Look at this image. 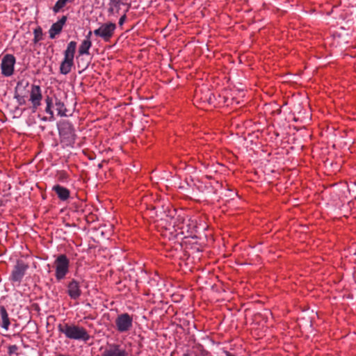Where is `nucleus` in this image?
Wrapping results in <instances>:
<instances>
[{"label": "nucleus", "instance_id": "obj_9", "mask_svg": "<svg viewBox=\"0 0 356 356\" xmlns=\"http://www.w3.org/2000/svg\"><path fill=\"white\" fill-rule=\"evenodd\" d=\"M102 356H128V353L121 345L112 343L104 350Z\"/></svg>", "mask_w": 356, "mask_h": 356}, {"label": "nucleus", "instance_id": "obj_17", "mask_svg": "<svg viewBox=\"0 0 356 356\" xmlns=\"http://www.w3.org/2000/svg\"><path fill=\"white\" fill-rule=\"evenodd\" d=\"M92 46V42L89 40H84L82 41L79 48V55L89 54V49Z\"/></svg>", "mask_w": 356, "mask_h": 356}, {"label": "nucleus", "instance_id": "obj_16", "mask_svg": "<svg viewBox=\"0 0 356 356\" xmlns=\"http://www.w3.org/2000/svg\"><path fill=\"white\" fill-rule=\"evenodd\" d=\"M0 321L2 328L8 330L10 324L8 314L4 306H0Z\"/></svg>", "mask_w": 356, "mask_h": 356}, {"label": "nucleus", "instance_id": "obj_1", "mask_svg": "<svg viewBox=\"0 0 356 356\" xmlns=\"http://www.w3.org/2000/svg\"><path fill=\"white\" fill-rule=\"evenodd\" d=\"M58 129L60 141L63 146L72 147L76 138L72 124L65 120L60 121L58 123Z\"/></svg>", "mask_w": 356, "mask_h": 356}, {"label": "nucleus", "instance_id": "obj_2", "mask_svg": "<svg viewBox=\"0 0 356 356\" xmlns=\"http://www.w3.org/2000/svg\"><path fill=\"white\" fill-rule=\"evenodd\" d=\"M58 330L64 334L67 338L70 339L87 341L90 339V335L85 328L75 325L60 323L58 325Z\"/></svg>", "mask_w": 356, "mask_h": 356}, {"label": "nucleus", "instance_id": "obj_25", "mask_svg": "<svg viewBox=\"0 0 356 356\" xmlns=\"http://www.w3.org/2000/svg\"><path fill=\"white\" fill-rule=\"evenodd\" d=\"M183 356H194V355L191 353L186 352V353H184Z\"/></svg>", "mask_w": 356, "mask_h": 356}, {"label": "nucleus", "instance_id": "obj_24", "mask_svg": "<svg viewBox=\"0 0 356 356\" xmlns=\"http://www.w3.org/2000/svg\"><path fill=\"white\" fill-rule=\"evenodd\" d=\"M22 83L23 82L22 81H19L17 84V86L15 88V90H17L21 86H22Z\"/></svg>", "mask_w": 356, "mask_h": 356}, {"label": "nucleus", "instance_id": "obj_27", "mask_svg": "<svg viewBox=\"0 0 356 356\" xmlns=\"http://www.w3.org/2000/svg\"><path fill=\"white\" fill-rule=\"evenodd\" d=\"M28 85H29V83H28V82H26V85H25L24 87H26Z\"/></svg>", "mask_w": 356, "mask_h": 356}, {"label": "nucleus", "instance_id": "obj_23", "mask_svg": "<svg viewBox=\"0 0 356 356\" xmlns=\"http://www.w3.org/2000/svg\"><path fill=\"white\" fill-rule=\"evenodd\" d=\"M91 35H92V31H89L88 35H86V39L85 40H90V37H91Z\"/></svg>", "mask_w": 356, "mask_h": 356}, {"label": "nucleus", "instance_id": "obj_18", "mask_svg": "<svg viewBox=\"0 0 356 356\" xmlns=\"http://www.w3.org/2000/svg\"><path fill=\"white\" fill-rule=\"evenodd\" d=\"M45 102L47 104L45 112L52 117L54 115V112L52 111V108H53V105L54 104L53 96H49V95L46 96Z\"/></svg>", "mask_w": 356, "mask_h": 356}, {"label": "nucleus", "instance_id": "obj_6", "mask_svg": "<svg viewBox=\"0 0 356 356\" xmlns=\"http://www.w3.org/2000/svg\"><path fill=\"white\" fill-rule=\"evenodd\" d=\"M28 268L27 264L22 260H17L12 271L10 280L14 282H21Z\"/></svg>", "mask_w": 356, "mask_h": 356}, {"label": "nucleus", "instance_id": "obj_8", "mask_svg": "<svg viewBox=\"0 0 356 356\" xmlns=\"http://www.w3.org/2000/svg\"><path fill=\"white\" fill-rule=\"evenodd\" d=\"M15 58L13 54L5 55L1 60V73L5 76H10L14 72Z\"/></svg>", "mask_w": 356, "mask_h": 356}, {"label": "nucleus", "instance_id": "obj_12", "mask_svg": "<svg viewBox=\"0 0 356 356\" xmlns=\"http://www.w3.org/2000/svg\"><path fill=\"white\" fill-rule=\"evenodd\" d=\"M67 21V17L63 16L58 22L54 23L50 29L49 30V38L51 39L55 38L56 35L59 34L62 29L63 25L65 24Z\"/></svg>", "mask_w": 356, "mask_h": 356}, {"label": "nucleus", "instance_id": "obj_10", "mask_svg": "<svg viewBox=\"0 0 356 356\" xmlns=\"http://www.w3.org/2000/svg\"><path fill=\"white\" fill-rule=\"evenodd\" d=\"M42 99V95L40 87L37 85H32L29 100L32 104L33 111H35L41 105Z\"/></svg>", "mask_w": 356, "mask_h": 356}, {"label": "nucleus", "instance_id": "obj_5", "mask_svg": "<svg viewBox=\"0 0 356 356\" xmlns=\"http://www.w3.org/2000/svg\"><path fill=\"white\" fill-rule=\"evenodd\" d=\"M115 29L116 24L115 23H104L99 28L94 31V34L102 38L105 42H108L113 37Z\"/></svg>", "mask_w": 356, "mask_h": 356}, {"label": "nucleus", "instance_id": "obj_28", "mask_svg": "<svg viewBox=\"0 0 356 356\" xmlns=\"http://www.w3.org/2000/svg\"><path fill=\"white\" fill-rule=\"evenodd\" d=\"M69 2H72L74 0H68Z\"/></svg>", "mask_w": 356, "mask_h": 356}, {"label": "nucleus", "instance_id": "obj_21", "mask_svg": "<svg viewBox=\"0 0 356 356\" xmlns=\"http://www.w3.org/2000/svg\"><path fill=\"white\" fill-rule=\"evenodd\" d=\"M129 8H130V5H128V6H127V9L125 10L124 14L120 18L119 22H118L120 26H122L124 23V22H125V20L127 19L126 13L129 11Z\"/></svg>", "mask_w": 356, "mask_h": 356}, {"label": "nucleus", "instance_id": "obj_22", "mask_svg": "<svg viewBox=\"0 0 356 356\" xmlns=\"http://www.w3.org/2000/svg\"><path fill=\"white\" fill-rule=\"evenodd\" d=\"M17 350L18 347L16 345H12L8 347V353L10 355L13 354H16Z\"/></svg>", "mask_w": 356, "mask_h": 356}, {"label": "nucleus", "instance_id": "obj_14", "mask_svg": "<svg viewBox=\"0 0 356 356\" xmlns=\"http://www.w3.org/2000/svg\"><path fill=\"white\" fill-rule=\"evenodd\" d=\"M52 190L56 193L58 197L62 200L65 201L70 197V191L60 185H55L53 186Z\"/></svg>", "mask_w": 356, "mask_h": 356}, {"label": "nucleus", "instance_id": "obj_26", "mask_svg": "<svg viewBox=\"0 0 356 356\" xmlns=\"http://www.w3.org/2000/svg\"><path fill=\"white\" fill-rule=\"evenodd\" d=\"M15 98H17V99H21L20 96H19V95H15Z\"/></svg>", "mask_w": 356, "mask_h": 356}, {"label": "nucleus", "instance_id": "obj_4", "mask_svg": "<svg viewBox=\"0 0 356 356\" xmlns=\"http://www.w3.org/2000/svg\"><path fill=\"white\" fill-rule=\"evenodd\" d=\"M55 277L58 281L64 279L69 272L70 260L65 254H60L54 261Z\"/></svg>", "mask_w": 356, "mask_h": 356}, {"label": "nucleus", "instance_id": "obj_3", "mask_svg": "<svg viewBox=\"0 0 356 356\" xmlns=\"http://www.w3.org/2000/svg\"><path fill=\"white\" fill-rule=\"evenodd\" d=\"M76 49V42L71 41L67 44V49L64 51V59L60 65V72L62 74H67L70 72L72 67L74 65V57Z\"/></svg>", "mask_w": 356, "mask_h": 356}, {"label": "nucleus", "instance_id": "obj_13", "mask_svg": "<svg viewBox=\"0 0 356 356\" xmlns=\"http://www.w3.org/2000/svg\"><path fill=\"white\" fill-rule=\"evenodd\" d=\"M124 5H129L124 1V0H109L108 3V15H115L118 14L120 10V6Z\"/></svg>", "mask_w": 356, "mask_h": 356}, {"label": "nucleus", "instance_id": "obj_7", "mask_svg": "<svg viewBox=\"0 0 356 356\" xmlns=\"http://www.w3.org/2000/svg\"><path fill=\"white\" fill-rule=\"evenodd\" d=\"M133 318L127 313L118 315L115 320L117 330L120 332H125L132 327Z\"/></svg>", "mask_w": 356, "mask_h": 356}, {"label": "nucleus", "instance_id": "obj_19", "mask_svg": "<svg viewBox=\"0 0 356 356\" xmlns=\"http://www.w3.org/2000/svg\"><path fill=\"white\" fill-rule=\"evenodd\" d=\"M33 33H34L33 42L35 44H36L42 39V30L40 27H38L37 29H35L34 30Z\"/></svg>", "mask_w": 356, "mask_h": 356}, {"label": "nucleus", "instance_id": "obj_15", "mask_svg": "<svg viewBox=\"0 0 356 356\" xmlns=\"http://www.w3.org/2000/svg\"><path fill=\"white\" fill-rule=\"evenodd\" d=\"M53 97L54 104L56 107L58 115L60 116H67L68 111L66 108L65 103L63 101H61V99H58V97L56 95H54Z\"/></svg>", "mask_w": 356, "mask_h": 356}, {"label": "nucleus", "instance_id": "obj_11", "mask_svg": "<svg viewBox=\"0 0 356 356\" xmlns=\"http://www.w3.org/2000/svg\"><path fill=\"white\" fill-rule=\"evenodd\" d=\"M67 293L69 296L73 300H76L80 297L81 295V291L80 289L79 284L76 280H72L68 284Z\"/></svg>", "mask_w": 356, "mask_h": 356}, {"label": "nucleus", "instance_id": "obj_20", "mask_svg": "<svg viewBox=\"0 0 356 356\" xmlns=\"http://www.w3.org/2000/svg\"><path fill=\"white\" fill-rule=\"evenodd\" d=\"M69 1L68 0H58L56 4L54 5V6L53 7V11L55 13H57L58 12L60 11V10L61 8H63L66 3Z\"/></svg>", "mask_w": 356, "mask_h": 356}]
</instances>
